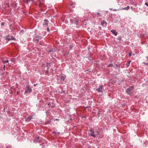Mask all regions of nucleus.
Here are the masks:
<instances>
[{
	"mask_svg": "<svg viewBox=\"0 0 148 148\" xmlns=\"http://www.w3.org/2000/svg\"><path fill=\"white\" fill-rule=\"evenodd\" d=\"M133 86H131L130 88L126 89V93L128 95H131L132 94V90L134 89Z\"/></svg>",
	"mask_w": 148,
	"mask_h": 148,
	"instance_id": "nucleus-1",
	"label": "nucleus"
},
{
	"mask_svg": "<svg viewBox=\"0 0 148 148\" xmlns=\"http://www.w3.org/2000/svg\"><path fill=\"white\" fill-rule=\"evenodd\" d=\"M34 142L36 143H40L41 142V140L40 138L37 136L34 140Z\"/></svg>",
	"mask_w": 148,
	"mask_h": 148,
	"instance_id": "nucleus-2",
	"label": "nucleus"
},
{
	"mask_svg": "<svg viewBox=\"0 0 148 148\" xmlns=\"http://www.w3.org/2000/svg\"><path fill=\"white\" fill-rule=\"evenodd\" d=\"M103 88V86L102 85H100L99 87L97 88L96 90H97L98 92H102V89Z\"/></svg>",
	"mask_w": 148,
	"mask_h": 148,
	"instance_id": "nucleus-3",
	"label": "nucleus"
},
{
	"mask_svg": "<svg viewBox=\"0 0 148 148\" xmlns=\"http://www.w3.org/2000/svg\"><path fill=\"white\" fill-rule=\"evenodd\" d=\"M44 23H43V25L44 26L47 27L48 26V20L45 19L44 20Z\"/></svg>",
	"mask_w": 148,
	"mask_h": 148,
	"instance_id": "nucleus-4",
	"label": "nucleus"
},
{
	"mask_svg": "<svg viewBox=\"0 0 148 148\" xmlns=\"http://www.w3.org/2000/svg\"><path fill=\"white\" fill-rule=\"evenodd\" d=\"M26 87L27 89V90L28 91V92L29 93H30L32 92V89L29 86V85H27L26 86Z\"/></svg>",
	"mask_w": 148,
	"mask_h": 148,
	"instance_id": "nucleus-5",
	"label": "nucleus"
},
{
	"mask_svg": "<svg viewBox=\"0 0 148 148\" xmlns=\"http://www.w3.org/2000/svg\"><path fill=\"white\" fill-rule=\"evenodd\" d=\"M73 22L75 24L77 25L78 20L76 18H75L74 19H73Z\"/></svg>",
	"mask_w": 148,
	"mask_h": 148,
	"instance_id": "nucleus-6",
	"label": "nucleus"
},
{
	"mask_svg": "<svg viewBox=\"0 0 148 148\" xmlns=\"http://www.w3.org/2000/svg\"><path fill=\"white\" fill-rule=\"evenodd\" d=\"M66 78V76L64 75H62L61 77V81H64Z\"/></svg>",
	"mask_w": 148,
	"mask_h": 148,
	"instance_id": "nucleus-7",
	"label": "nucleus"
},
{
	"mask_svg": "<svg viewBox=\"0 0 148 148\" xmlns=\"http://www.w3.org/2000/svg\"><path fill=\"white\" fill-rule=\"evenodd\" d=\"M101 24L102 25H103L104 24H105V26H104L106 27L107 24V23L105 21L103 20V21L101 22Z\"/></svg>",
	"mask_w": 148,
	"mask_h": 148,
	"instance_id": "nucleus-8",
	"label": "nucleus"
},
{
	"mask_svg": "<svg viewBox=\"0 0 148 148\" xmlns=\"http://www.w3.org/2000/svg\"><path fill=\"white\" fill-rule=\"evenodd\" d=\"M91 134H90V135L93 137H96V135L95 134H94V132L93 131H92V132H91Z\"/></svg>",
	"mask_w": 148,
	"mask_h": 148,
	"instance_id": "nucleus-9",
	"label": "nucleus"
},
{
	"mask_svg": "<svg viewBox=\"0 0 148 148\" xmlns=\"http://www.w3.org/2000/svg\"><path fill=\"white\" fill-rule=\"evenodd\" d=\"M111 32L114 34L115 36H116L117 34V33L116 32L115 30H112L111 31Z\"/></svg>",
	"mask_w": 148,
	"mask_h": 148,
	"instance_id": "nucleus-10",
	"label": "nucleus"
},
{
	"mask_svg": "<svg viewBox=\"0 0 148 148\" xmlns=\"http://www.w3.org/2000/svg\"><path fill=\"white\" fill-rule=\"evenodd\" d=\"M36 38H37V39L38 41V40H40L42 38V37L37 35L36 36Z\"/></svg>",
	"mask_w": 148,
	"mask_h": 148,
	"instance_id": "nucleus-11",
	"label": "nucleus"
},
{
	"mask_svg": "<svg viewBox=\"0 0 148 148\" xmlns=\"http://www.w3.org/2000/svg\"><path fill=\"white\" fill-rule=\"evenodd\" d=\"M32 116H29L28 117H27V119H26V121H29L31 119H32Z\"/></svg>",
	"mask_w": 148,
	"mask_h": 148,
	"instance_id": "nucleus-12",
	"label": "nucleus"
},
{
	"mask_svg": "<svg viewBox=\"0 0 148 148\" xmlns=\"http://www.w3.org/2000/svg\"><path fill=\"white\" fill-rule=\"evenodd\" d=\"M130 8V7L129 6H127L126 7L123 8H122L121 10H128Z\"/></svg>",
	"mask_w": 148,
	"mask_h": 148,
	"instance_id": "nucleus-13",
	"label": "nucleus"
},
{
	"mask_svg": "<svg viewBox=\"0 0 148 148\" xmlns=\"http://www.w3.org/2000/svg\"><path fill=\"white\" fill-rule=\"evenodd\" d=\"M131 61H130L129 62H128L127 63V66H129L130 65V63L131 62Z\"/></svg>",
	"mask_w": 148,
	"mask_h": 148,
	"instance_id": "nucleus-14",
	"label": "nucleus"
},
{
	"mask_svg": "<svg viewBox=\"0 0 148 148\" xmlns=\"http://www.w3.org/2000/svg\"><path fill=\"white\" fill-rule=\"evenodd\" d=\"M54 50L51 49V50H49L48 51L49 53H50L51 52H54Z\"/></svg>",
	"mask_w": 148,
	"mask_h": 148,
	"instance_id": "nucleus-15",
	"label": "nucleus"
},
{
	"mask_svg": "<svg viewBox=\"0 0 148 148\" xmlns=\"http://www.w3.org/2000/svg\"><path fill=\"white\" fill-rule=\"evenodd\" d=\"M97 15L98 16H101V14L99 12H97Z\"/></svg>",
	"mask_w": 148,
	"mask_h": 148,
	"instance_id": "nucleus-16",
	"label": "nucleus"
},
{
	"mask_svg": "<svg viewBox=\"0 0 148 148\" xmlns=\"http://www.w3.org/2000/svg\"><path fill=\"white\" fill-rule=\"evenodd\" d=\"M113 66V64H109L107 66H108V67H109V66Z\"/></svg>",
	"mask_w": 148,
	"mask_h": 148,
	"instance_id": "nucleus-17",
	"label": "nucleus"
},
{
	"mask_svg": "<svg viewBox=\"0 0 148 148\" xmlns=\"http://www.w3.org/2000/svg\"><path fill=\"white\" fill-rule=\"evenodd\" d=\"M26 0V2L27 3H28L30 1H33L32 0Z\"/></svg>",
	"mask_w": 148,
	"mask_h": 148,
	"instance_id": "nucleus-18",
	"label": "nucleus"
},
{
	"mask_svg": "<svg viewBox=\"0 0 148 148\" xmlns=\"http://www.w3.org/2000/svg\"><path fill=\"white\" fill-rule=\"evenodd\" d=\"M95 132L96 133V136L97 135H98L99 134V132L98 131H95Z\"/></svg>",
	"mask_w": 148,
	"mask_h": 148,
	"instance_id": "nucleus-19",
	"label": "nucleus"
},
{
	"mask_svg": "<svg viewBox=\"0 0 148 148\" xmlns=\"http://www.w3.org/2000/svg\"><path fill=\"white\" fill-rule=\"evenodd\" d=\"M4 63H8L9 62V61L8 60H7L4 61Z\"/></svg>",
	"mask_w": 148,
	"mask_h": 148,
	"instance_id": "nucleus-20",
	"label": "nucleus"
},
{
	"mask_svg": "<svg viewBox=\"0 0 148 148\" xmlns=\"http://www.w3.org/2000/svg\"><path fill=\"white\" fill-rule=\"evenodd\" d=\"M4 25V23H1V26H3Z\"/></svg>",
	"mask_w": 148,
	"mask_h": 148,
	"instance_id": "nucleus-21",
	"label": "nucleus"
},
{
	"mask_svg": "<svg viewBox=\"0 0 148 148\" xmlns=\"http://www.w3.org/2000/svg\"><path fill=\"white\" fill-rule=\"evenodd\" d=\"M28 92V91L27 90H26L25 91V92H24V93L25 94H26Z\"/></svg>",
	"mask_w": 148,
	"mask_h": 148,
	"instance_id": "nucleus-22",
	"label": "nucleus"
},
{
	"mask_svg": "<svg viewBox=\"0 0 148 148\" xmlns=\"http://www.w3.org/2000/svg\"><path fill=\"white\" fill-rule=\"evenodd\" d=\"M132 55V53L130 52L129 54V56H131Z\"/></svg>",
	"mask_w": 148,
	"mask_h": 148,
	"instance_id": "nucleus-23",
	"label": "nucleus"
},
{
	"mask_svg": "<svg viewBox=\"0 0 148 148\" xmlns=\"http://www.w3.org/2000/svg\"><path fill=\"white\" fill-rule=\"evenodd\" d=\"M145 5L147 6H148V2L147 3H145Z\"/></svg>",
	"mask_w": 148,
	"mask_h": 148,
	"instance_id": "nucleus-24",
	"label": "nucleus"
},
{
	"mask_svg": "<svg viewBox=\"0 0 148 148\" xmlns=\"http://www.w3.org/2000/svg\"><path fill=\"white\" fill-rule=\"evenodd\" d=\"M119 10V9L117 10V9H113V10L114 11H117Z\"/></svg>",
	"mask_w": 148,
	"mask_h": 148,
	"instance_id": "nucleus-25",
	"label": "nucleus"
},
{
	"mask_svg": "<svg viewBox=\"0 0 148 148\" xmlns=\"http://www.w3.org/2000/svg\"><path fill=\"white\" fill-rule=\"evenodd\" d=\"M47 30L48 32L50 31V29L48 27L47 28Z\"/></svg>",
	"mask_w": 148,
	"mask_h": 148,
	"instance_id": "nucleus-26",
	"label": "nucleus"
},
{
	"mask_svg": "<svg viewBox=\"0 0 148 148\" xmlns=\"http://www.w3.org/2000/svg\"><path fill=\"white\" fill-rule=\"evenodd\" d=\"M47 66H48V65H50L49 63H47Z\"/></svg>",
	"mask_w": 148,
	"mask_h": 148,
	"instance_id": "nucleus-27",
	"label": "nucleus"
},
{
	"mask_svg": "<svg viewBox=\"0 0 148 148\" xmlns=\"http://www.w3.org/2000/svg\"><path fill=\"white\" fill-rule=\"evenodd\" d=\"M37 85V84H35L34 85V86H36Z\"/></svg>",
	"mask_w": 148,
	"mask_h": 148,
	"instance_id": "nucleus-28",
	"label": "nucleus"
},
{
	"mask_svg": "<svg viewBox=\"0 0 148 148\" xmlns=\"http://www.w3.org/2000/svg\"><path fill=\"white\" fill-rule=\"evenodd\" d=\"M93 131V130H92V129H90V132H92Z\"/></svg>",
	"mask_w": 148,
	"mask_h": 148,
	"instance_id": "nucleus-29",
	"label": "nucleus"
},
{
	"mask_svg": "<svg viewBox=\"0 0 148 148\" xmlns=\"http://www.w3.org/2000/svg\"><path fill=\"white\" fill-rule=\"evenodd\" d=\"M121 37H119V40H121Z\"/></svg>",
	"mask_w": 148,
	"mask_h": 148,
	"instance_id": "nucleus-30",
	"label": "nucleus"
},
{
	"mask_svg": "<svg viewBox=\"0 0 148 148\" xmlns=\"http://www.w3.org/2000/svg\"><path fill=\"white\" fill-rule=\"evenodd\" d=\"M116 66L117 67H118V65L117 64H116Z\"/></svg>",
	"mask_w": 148,
	"mask_h": 148,
	"instance_id": "nucleus-31",
	"label": "nucleus"
},
{
	"mask_svg": "<svg viewBox=\"0 0 148 148\" xmlns=\"http://www.w3.org/2000/svg\"><path fill=\"white\" fill-rule=\"evenodd\" d=\"M19 92H17V94H18L19 93Z\"/></svg>",
	"mask_w": 148,
	"mask_h": 148,
	"instance_id": "nucleus-32",
	"label": "nucleus"
},
{
	"mask_svg": "<svg viewBox=\"0 0 148 148\" xmlns=\"http://www.w3.org/2000/svg\"><path fill=\"white\" fill-rule=\"evenodd\" d=\"M56 133V132H53V133Z\"/></svg>",
	"mask_w": 148,
	"mask_h": 148,
	"instance_id": "nucleus-33",
	"label": "nucleus"
},
{
	"mask_svg": "<svg viewBox=\"0 0 148 148\" xmlns=\"http://www.w3.org/2000/svg\"><path fill=\"white\" fill-rule=\"evenodd\" d=\"M147 60H148V57H147Z\"/></svg>",
	"mask_w": 148,
	"mask_h": 148,
	"instance_id": "nucleus-34",
	"label": "nucleus"
},
{
	"mask_svg": "<svg viewBox=\"0 0 148 148\" xmlns=\"http://www.w3.org/2000/svg\"><path fill=\"white\" fill-rule=\"evenodd\" d=\"M11 62H13V61L12 60H11Z\"/></svg>",
	"mask_w": 148,
	"mask_h": 148,
	"instance_id": "nucleus-35",
	"label": "nucleus"
},
{
	"mask_svg": "<svg viewBox=\"0 0 148 148\" xmlns=\"http://www.w3.org/2000/svg\"><path fill=\"white\" fill-rule=\"evenodd\" d=\"M110 10H112V8L110 9Z\"/></svg>",
	"mask_w": 148,
	"mask_h": 148,
	"instance_id": "nucleus-36",
	"label": "nucleus"
},
{
	"mask_svg": "<svg viewBox=\"0 0 148 148\" xmlns=\"http://www.w3.org/2000/svg\"><path fill=\"white\" fill-rule=\"evenodd\" d=\"M145 64H148V63L146 64V63H145Z\"/></svg>",
	"mask_w": 148,
	"mask_h": 148,
	"instance_id": "nucleus-37",
	"label": "nucleus"
},
{
	"mask_svg": "<svg viewBox=\"0 0 148 148\" xmlns=\"http://www.w3.org/2000/svg\"><path fill=\"white\" fill-rule=\"evenodd\" d=\"M72 5V4H70V5H71H71Z\"/></svg>",
	"mask_w": 148,
	"mask_h": 148,
	"instance_id": "nucleus-38",
	"label": "nucleus"
},
{
	"mask_svg": "<svg viewBox=\"0 0 148 148\" xmlns=\"http://www.w3.org/2000/svg\"><path fill=\"white\" fill-rule=\"evenodd\" d=\"M49 69V67H48L47 68V69Z\"/></svg>",
	"mask_w": 148,
	"mask_h": 148,
	"instance_id": "nucleus-39",
	"label": "nucleus"
},
{
	"mask_svg": "<svg viewBox=\"0 0 148 148\" xmlns=\"http://www.w3.org/2000/svg\"><path fill=\"white\" fill-rule=\"evenodd\" d=\"M58 120V119H56V120Z\"/></svg>",
	"mask_w": 148,
	"mask_h": 148,
	"instance_id": "nucleus-40",
	"label": "nucleus"
}]
</instances>
